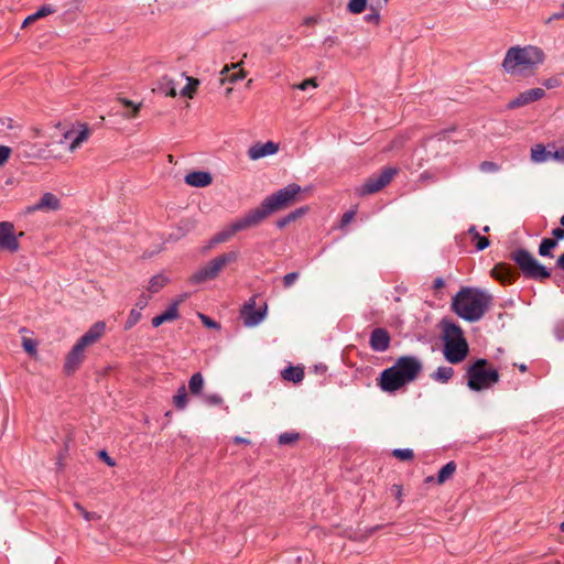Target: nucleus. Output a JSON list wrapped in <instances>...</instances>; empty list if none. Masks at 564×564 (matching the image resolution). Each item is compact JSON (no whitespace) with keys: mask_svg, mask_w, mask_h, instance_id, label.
Listing matches in <instances>:
<instances>
[{"mask_svg":"<svg viewBox=\"0 0 564 564\" xmlns=\"http://www.w3.org/2000/svg\"><path fill=\"white\" fill-rule=\"evenodd\" d=\"M422 369V361L416 356H401L381 372L379 386L384 392H394L414 381Z\"/></svg>","mask_w":564,"mask_h":564,"instance_id":"f257e3e1","label":"nucleus"},{"mask_svg":"<svg viewBox=\"0 0 564 564\" xmlns=\"http://www.w3.org/2000/svg\"><path fill=\"white\" fill-rule=\"evenodd\" d=\"M545 59L542 48L534 45L511 46L508 48L502 67L512 76H525L533 73Z\"/></svg>","mask_w":564,"mask_h":564,"instance_id":"f03ea898","label":"nucleus"},{"mask_svg":"<svg viewBox=\"0 0 564 564\" xmlns=\"http://www.w3.org/2000/svg\"><path fill=\"white\" fill-rule=\"evenodd\" d=\"M490 302L491 297L486 292L465 288L453 297L452 306L454 312L463 319L477 322L485 315Z\"/></svg>","mask_w":564,"mask_h":564,"instance_id":"7ed1b4c3","label":"nucleus"},{"mask_svg":"<svg viewBox=\"0 0 564 564\" xmlns=\"http://www.w3.org/2000/svg\"><path fill=\"white\" fill-rule=\"evenodd\" d=\"M444 356L451 364L463 361L468 354V345L462 328L455 323H443Z\"/></svg>","mask_w":564,"mask_h":564,"instance_id":"20e7f679","label":"nucleus"},{"mask_svg":"<svg viewBox=\"0 0 564 564\" xmlns=\"http://www.w3.org/2000/svg\"><path fill=\"white\" fill-rule=\"evenodd\" d=\"M487 359H478L467 369V386L473 391L489 389L499 381L496 369H487Z\"/></svg>","mask_w":564,"mask_h":564,"instance_id":"39448f33","label":"nucleus"},{"mask_svg":"<svg viewBox=\"0 0 564 564\" xmlns=\"http://www.w3.org/2000/svg\"><path fill=\"white\" fill-rule=\"evenodd\" d=\"M238 257V251H229L214 258L204 267L199 268L192 275L191 281L195 284H199L206 281L214 280L215 278L218 276V274L225 268V265L237 261Z\"/></svg>","mask_w":564,"mask_h":564,"instance_id":"423d86ee","label":"nucleus"},{"mask_svg":"<svg viewBox=\"0 0 564 564\" xmlns=\"http://www.w3.org/2000/svg\"><path fill=\"white\" fill-rule=\"evenodd\" d=\"M302 193V187L295 183H291L285 187L279 189L272 195L265 197L261 205L268 215L285 208L297 200V196Z\"/></svg>","mask_w":564,"mask_h":564,"instance_id":"0eeeda50","label":"nucleus"},{"mask_svg":"<svg viewBox=\"0 0 564 564\" xmlns=\"http://www.w3.org/2000/svg\"><path fill=\"white\" fill-rule=\"evenodd\" d=\"M512 260L522 273L530 279L543 280L551 276L550 270L541 264L528 250L518 249L512 253Z\"/></svg>","mask_w":564,"mask_h":564,"instance_id":"6e6552de","label":"nucleus"},{"mask_svg":"<svg viewBox=\"0 0 564 564\" xmlns=\"http://www.w3.org/2000/svg\"><path fill=\"white\" fill-rule=\"evenodd\" d=\"M398 169L395 167H386L379 175L372 176L366 181L362 186L364 194H373L386 185H388L391 180L397 175Z\"/></svg>","mask_w":564,"mask_h":564,"instance_id":"1a4fd4ad","label":"nucleus"},{"mask_svg":"<svg viewBox=\"0 0 564 564\" xmlns=\"http://www.w3.org/2000/svg\"><path fill=\"white\" fill-rule=\"evenodd\" d=\"M269 215L261 205L260 207L249 210L245 216L232 221L234 229H236L238 232L256 227L261 221H263Z\"/></svg>","mask_w":564,"mask_h":564,"instance_id":"9d476101","label":"nucleus"},{"mask_svg":"<svg viewBox=\"0 0 564 564\" xmlns=\"http://www.w3.org/2000/svg\"><path fill=\"white\" fill-rule=\"evenodd\" d=\"M14 226L10 221H0V251L17 252L19 250Z\"/></svg>","mask_w":564,"mask_h":564,"instance_id":"9b49d317","label":"nucleus"},{"mask_svg":"<svg viewBox=\"0 0 564 564\" xmlns=\"http://www.w3.org/2000/svg\"><path fill=\"white\" fill-rule=\"evenodd\" d=\"M89 134L90 131L87 124H78L64 133L61 143L68 142V150L74 152L88 139Z\"/></svg>","mask_w":564,"mask_h":564,"instance_id":"f8f14e48","label":"nucleus"},{"mask_svg":"<svg viewBox=\"0 0 564 564\" xmlns=\"http://www.w3.org/2000/svg\"><path fill=\"white\" fill-rule=\"evenodd\" d=\"M265 306L263 310H256V296L251 297L241 310L243 324L248 327H254L259 325L265 317Z\"/></svg>","mask_w":564,"mask_h":564,"instance_id":"ddd939ff","label":"nucleus"},{"mask_svg":"<svg viewBox=\"0 0 564 564\" xmlns=\"http://www.w3.org/2000/svg\"><path fill=\"white\" fill-rule=\"evenodd\" d=\"M86 346L80 341H76L70 351L67 354L64 362V371L67 375L74 373L85 359Z\"/></svg>","mask_w":564,"mask_h":564,"instance_id":"4468645a","label":"nucleus"},{"mask_svg":"<svg viewBox=\"0 0 564 564\" xmlns=\"http://www.w3.org/2000/svg\"><path fill=\"white\" fill-rule=\"evenodd\" d=\"M61 208L59 198L53 193H44L40 200L26 207V213L32 214L35 212H54Z\"/></svg>","mask_w":564,"mask_h":564,"instance_id":"2eb2a0df","label":"nucleus"},{"mask_svg":"<svg viewBox=\"0 0 564 564\" xmlns=\"http://www.w3.org/2000/svg\"><path fill=\"white\" fill-rule=\"evenodd\" d=\"M544 96H545V90L542 88L528 89L523 93H520L514 99L510 100L508 104V108L514 109V108L523 107L533 101L542 99Z\"/></svg>","mask_w":564,"mask_h":564,"instance_id":"dca6fc26","label":"nucleus"},{"mask_svg":"<svg viewBox=\"0 0 564 564\" xmlns=\"http://www.w3.org/2000/svg\"><path fill=\"white\" fill-rule=\"evenodd\" d=\"M390 335L384 328H375L370 334V347L373 351L383 352L390 346Z\"/></svg>","mask_w":564,"mask_h":564,"instance_id":"f3484780","label":"nucleus"},{"mask_svg":"<svg viewBox=\"0 0 564 564\" xmlns=\"http://www.w3.org/2000/svg\"><path fill=\"white\" fill-rule=\"evenodd\" d=\"M279 150V145L274 143L273 141H268L264 143L257 142L253 145H251L248 150V156L256 161L259 159H262L268 155L275 154Z\"/></svg>","mask_w":564,"mask_h":564,"instance_id":"a211bd4d","label":"nucleus"},{"mask_svg":"<svg viewBox=\"0 0 564 564\" xmlns=\"http://www.w3.org/2000/svg\"><path fill=\"white\" fill-rule=\"evenodd\" d=\"M106 332V323L102 321L96 322L89 329L80 336L77 340L86 347L96 344Z\"/></svg>","mask_w":564,"mask_h":564,"instance_id":"6ab92c4d","label":"nucleus"},{"mask_svg":"<svg viewBox=\"0 0 564 564\" xmlns=\"http://www.w3.org/2000/svg\"><path fill=\"white\" fill-rule=\"evenodd\" d=\"M212 182L213 177L209 172L195 171L185 175V183L193 187H206Z\"/></svg>","mask_w":564,"mask_h":564,"instance_id":"aec40b11","label":"nucleus"},{"mask_svg":"<svg viewBox=\"0 0 564 564\" xmlns=\"http://www.w3.org/2000/svg\"><path fill=\"white\" fill-rule=\"evenodd\" d=\"M177 317V303H173L165 312L152 318V325L153 327H159L163 323L174 321Z\"/></svg>","mask_w":564,"mask_h":564,"instance_id":"412c9836","label":"nucleus"},{"mask_svg":"<svg viewBox=\"0 0 564 564\" xmlns=\"http://www.w3.org/2000/svg\"><path fill=\"white\" fill-rule=\"evenodd\" d=\"M553 151L542 144H535L531 149V160L535 163H543L552 160Z\"/></svg>","mask_w":564,"mask_h":564,"instance_id":"4be33fe9","label":"nucleus"},{"mask_svg":"<svg viewBox=\"0 0 564 564\" xmlns=\"http://www.w3.org/2000/svg\"><path fill=\"white\" fill-rule=\"evenodd\" d=\"M237 232L236 229H234V225L232 223L227 226L226 228H224L223 230H220L219 232H217L209 241V245L207 247L208 248H212L214 247L215 245H218V243H223V242H226L228 241Z\"/></svg>","mask_w":564,"mask_h":564,"instance_id":"5701e85b","label":"nucleus"},{"mask_svg":"<svg viewBox=\"0 0 564 564\" xmlns=\"http://www.w3.org/2000/svg\"><path fill=\"white\" fill-rule=\"evenodd\" d=\"M56 10L54 7H52L51 4H45V6H42L40 9H37L34 13L28 15L23 23H22V28H25L26 25H29L30 23L36 21L37 19H41V18H44V17H47L52 13H54Z\"/></svg>","mask_w":564,"mask_h":564,"instance_id":"b1692460","label":"nucleus"},{"mask_svg":"<svg viewBox=\"0 0 564 564\" xmlns=\"http://www.w3.org/2000/svg\"><path fill=\"white\" fill-rule=\"evenodd\" d=\"M282 377L286 381L299 383L304 378V370L301 367L289 366L282 371Z\"/></svg>","mask_w":564,"mask_h":564,"instance_id":"393cba45","label":"nucleus"},{"mask_svg":"<svg viewBox=\"0 0 564 564\" xmlns=\"http://www.w3.org/2000/svg\"><path fill=\"white\" fill-rule=\"evenodd\" d=\"M454 375V369L449 366L438 367L432 375L431 378L441 383H447Z\"/></svg>","mask_w":564,"mask_h":564,"instance_id":"a878e982","label":"nucleus"},{"mask_svg":"<svg viewBox=\"0 0 564 564\" xmlns=\"http://www.w3.org/2000/svg\"><path fill=\"white\" fill-rule=\"evenodd\" d=\"M307 212V207H301V208H297L293 212H291L290 214H288L286 216L280 218L278 221H276V226L279 228H283L285 227L286 225H289L290 223L296 220L299 217L305 215Z\"/></svg>","mask_w":564,"mask_h":564,"instance_id":"bb28decb","label":"nucleus"},{"mask_svg":"<svg viewBox=\"0 0 564 564\" xmlns=\"http://www.w3.org/2000/svg\"><path fill=\"white\" fill-rule=\"evenodd\" d=\"M173 403L176 409L178 410H185L188 403V397L186 392L185 386H181L177 389L176 394L173 397Z\"/></svg>","mask_w":564,"mask_h":564,"instance_id":"cd10ccee","label":"nucleus"},{"mask_svg":"<svg viewBox=\"0 0 564 564\" xmlns=\"http://www.w3.org/2000/svg\"><path fill=\"white\" fill-rule=\"evenodd\" d=\"M204 382L203 375L200 372H195L188 381L189 391L193 394H199L204 388Z\"/></svg>","mask_w":564,"mask_h":564,"instance_id":"c85d7f7f","label":"nucleus"},{"mask_svg":"<svg viewBox=\"0 0 564 564\" xmlns=\"http://www.w3.org/2000/svg\"><path fill=\"white\" fill-rule=\"evenodd\" d=\"M456 470V464L454 462H448L445 464L437 474V482L444 484L447 479H449Z\"/></svg>","mask_w":564,"mask_h":564,"instance_id":"c756f323","label":"nucleus"},{"mask_svg":"<svg viewBox=\"0 0 564 564\" xmlns=\"http://www.w3.org/2000/svg\"><path fill=\"white\" fill-rule=\"evenodd\" d=\"M167 283V278L163 274H156L151 278L148 290L151 293H158Z\"/></svg>","mask_w":564,"mask_h":564,"instance_id":"7c9ffc66","label":"nucleus"},{"mask_svg":"<svg viewBox=\"0 0 564 564\" xmlns=\"http://www.w3.org/2000/svg\"><path fill=\"white\" fill-rule=\"evenodd\" d=\"M557 246V241L556 240H553V239H550V238H544L541 243H540V247H539V254L541 257H550L552 258L553 254H552V250Z\"/></svg>","mask_w":564,"mask_h":564,"instance_id":"2f4dec72","label":"nucleus"},{"mask_svg":"<svg viewBox=\"0 0 564 564\" xmlns=\"http://www.w3.org/2000/svg\"><path fill=\"white\" fill-rule=\"evenodd\" d=\"M186 80L187 84L181 89L180 94L184 97L192 98L199 83L197 79L191 77H186Z\"/></svg>","mask_w":564,"mask_h":564,"instance_id":"473e14b6","label":"nucleus"},{"mask_svg":"<svg viewBox=\"0 0 564 564\" xmlns=\"http://www.w3.org/2000/svg\"><path fill=\"white\" fill-rule=\"evenodd\" d=\"M33 148L34 147L28 141H21L18 144L21 155L28 159L40 156V154L33 152Z\"/></svg>","mask_w":564,"mask_h":564,"instance_id":"72a5a7b5","label":"nucleus"},{"mask_svg":"<svg viewBox=\"0 0 564 564\" xmlns=\"http://www.w3.org/2000/svg\"><path fill=\"white\" fill-rule=\"evenodd\" d=\"M141 319V312L137 308H132L124 323V329H131Z\"/></svg>","mask_w":564,"mask_h":564,"instance_id":"f704fd0d","label":"nucleus"},{"mask_svg":"<svg viewBox=\"0 0 564 564\" xmlns=\"http://www.w3.org/2000/svg\"><path fill=\"white\" fill-rule=\"evenodd\" d=\"M392 455L400 460H410L414 456L411 448H395L392 451Z\"/></svg>","mask_w":564,"mask_h":564,"instance_id":"c9c22d12","label":"nucleus"},{"mask_svg":"<svg viewBox=\"0 0 564 564\" xmlns=\"http://www.w3.org/2000/svg\"><path fill=\"white\" fill-rule=\"evenodd\" d=\"M162 89L167 96L175 97L177 95V90L175 87V83L173 79L169 77H163V86Z\"/></svg>","mask_w":564,"mask_h":564,"instance_id":"e433bc0d","label":"nucleus"},{"mask_svg":"<svg viewBox=\"0 0 564 564\" xmlns=\"http://www.w3.org/2000/svg\"><path fill=\"white\" fill-rule=\"evenodd\" d=\"M368 0H350L348 3V10L351 13H361L367 6Z\"/></svg>","mask_w":564,"mask_h":564,"instance_id":"4c0bfd02","label":"nucleus"},{"mask_svg":"<svg viewBox=\"0 0 564 564\" xmlns=\"http://www.w3.org/2000/svg\"><path fill=\"white\" fill-rule=\"evenodd\" d=\"M473 241L476 242L475 247L477 251H481L490 245L489 239L485 236H481L479 232L474 235Z\"/></svg>","mask_w":564,"mask_h":564,"instance_id":"58836bf2","label":"nucleus"},{"mask_svg":"<svg viewBox=\"0 0 564 564\" xmlns=\"http://www.w3.org/2000/svg\"><path fill=\"white\" fill-rule=\"evenodd\" d=\"M299 434L293 432H285L279 435V444L288 445L297 441Z\"/></svg>","mask_w":564,"mask_h":564,"instance_id":"ea45409f","label":"nucleus"},{"mask_svg":"<svg viewBox=\"0 0 564 564\" xmlns=\"http://www.w3.org/2000/svg\"><path fill=\"white\" fill-rule=\"evenodd\" d=\"M74 507L78 510V512L83 516V518L86 521H93V520L99 519V516L96 512H89V511L85 510V508L82 505H79L78 502H76L74 505Z\"/></svg>","mask_w":564,"mask_h":564,"instance_id":"a19ab883","label":"nucleus"},{"mask_svg":"<svg viewBox=\"0 0 564 564\" xmlns=\"http://www.w3.org/2000/svg\"><path fill=\"white\" fill-rule=\"evenodd\" d=\"M22 347L30 355L36 354V343L32 338L24 337L22 339Z\"/></svg>","mask_w":564,"mask_h":564,"instance_id":"79ce46f5","label":"nucleus"},{"mask_svg":"<svg viewBox=\"0 0 564 564\" xmlns=\"http://www.w3.org/2000/svg\"><path fill=\"white\" fill-rule=\"evenodd\" d=\"M316 87H317V83L315 82L314 78L305 79L302 83L294 86V88L300 89V90H306L308 88H316Z\"/></svg>","mask_w":564,"mask_h":564,"instance_id":"37998d69","label":"nucleus"},{"mask_svg":"<svg viewBox=\"0 0 564 564\" xmlns=\"http://www.w3.org/2000/svg\"><path fill=\"white\" fill-rule=\"evenodd\" d=\"M299 279L297 272H290L284 275L283 278V284L285 288H290L293 285V283Z\"/></svg>","mask_w":564,"mask_h":564,"instance_id":"c03bdc74","label":"nucleus"},{"mask_svg":"<svg viewBox=\"0 0 564 564\" xmlns=\"http://www.w3.org/2000/svg\"><path fill=\"white\" fill-rule=\"evenodd\" d=\"M204 401L210 405H218L223 402V399L219 394H207L204 397Z\"/></svg>","mask_w":564,"mask_h":564,"instance_id":"a18cd8bd","label":"nucleus"},{"mask_svg":"<svg viewBox=\"0 0 564 564\" xmlns=\"http://www.w3.org/2000/svg\"><path fill=\"white\" fill-rule=\"evenodd\" d=\"M11 149L7 145H0V166L10 158Z\"/></svg>","mask_w":564,"mask_h":564,"instance_id":"49530a36","label":"nucleus"},{"mask_svg":"<svg viewBox=\"0 0 564 564\" xmlns=\"http://www.w3.org/2000/svg\"><path fill=\"white\" fill-rule=\"evenodd\" d=\"M148 303H149V296H148V295H145V294H141V295L139 296V299H138L137 303H135V308H137L138 311H140V312H141L142 310H144V308H145V306L148 305Z\"/></svg>","mask_w":564,"mask_h":564,"instance_id":"de8ad7c7","label":"nucleus"},{"mask_svg":"<svg viewBox=\"0 0 564 564\" xmlns=\"http://www.w3.org/2000/svg\"><path fill=\"white\" fill-rule=\"evenodd\" d=\"M480 170L482 172H495V171H497V165L492 162L486 161L480 164Z\"/></svg>","mask_w":564,"mask_h":564,"instance_id":"09e8293b","label":"nucleus"},{"mask_svg":"<svg viewBox=\"0 0 564 564\" xmlns=\"http://www.w3.org/2000/svg\"><path fill=\"white\" fill-rule=\"evenodd\" d=\"M552 160L564 163V149L554 150L552 153Z\"/></svg>","mask_w":564,"mask_h":564,"instance_id":"8fccbe9b","label":"nucleus"},{"mask_svg":"<svg viewBox=\"0 0 564 564\" xmlns=\"http://www.w3.org/2000/svg\"><path fill=\"white\" fill-rule=\"evenodd\" d=\"M355 213L352 210L346 212L341 218V226L348 225L354 219Z\"/></svg>","mask_w":564,"mask_h":564,"instance_id":"3c124183","label":"nucleus"},{"mask_svg":"<svg viewBox=\"0 0 564 564\" xmlns=\"http://www.w3.org/2000/svg\"><path fill=\"white\" fill-rule=\"evenodd\" d=\"M552 235L555 237L554 240H556V241L564 239V228H558V227L554 228L552 230Z\"/></svg>","mask_w":564,"mask_h":564,"instance_id":"603ef678","label":"nucleus"},{"mask_svg":"<svg viewBox=\"0 0 564 564\" xmlns=\"http://www.w3.org/2000/svg\"><path fill=\"white\" fill-rule=\"evenodd\" d=\"M200 318L203 321V323L209 327V328H216L218 327L217 323L212 321L209 317L205 316V315H200Z\"/></svg>","mask_w":564,"mask_h":564,"instance_id":"864d4df0","label":"nucleus"},{"mask_svg":"<svg viewBox=\"0 0 564 564\" xmlns=\"http://www.w3.org/2000/svg\"><path fill=\"white\" fill-rule=\"evenodd\" d=\"M543 85L547 88V89H551V88H554V87H557L558 86V80L556 78H549V79H545Z\"/></svg>","mask_w":564,"mask_h":564,"instance_id":"5fc2aeb1","label":"nucleus"},{"mask_svg":"<svg viewBox=\"0 0 564 564\" xmlns=\"http://www.w3.org/2000/svg\"><path fill=\"white\" fill-rule=\"evenodd\" d=\"M560 19H564V3L562 4V8H561V10L558 12L553 13L549 18V22L552 21V20H560Z\"/></svg>","mask_w":564,"mask_h":564,"instance_id":"6e6d98bb","label":"nucleus"},{"mask_svg":"<svg viewBox=\"0 0 564 564\" xmlns=\"http://www.w3.org/2000/svg\"><path fill=\"white\" fill-rule=\"evenodd\" d=\"M124 105L127 107H130L132 109L131 111V117L135 116L137 112L139 111V105H134L132 101H129V100H123Z\"/></svg>","mask_w":564,"mask_h":564,"instance_id":"4d7b16f0","label":"nucleus"},{"mask_svg":"<svg viewBox=\"0 0 564 564\" xmlns=\"http://www.w3.org/2000/svg\"><path fill=\"white\" fill-rule=\"evenodd\" d=\"M100 457L104 458L108 466H115V460L111 457H109L105 451L100 452Z\"/></svg>","mask_w":564,"mask_h":564,"instance_id":"13d9d810","label":"nucleus"},{"mask_svg":"<svg viewBox=\"0 0 564 564\" xmlns=\"http://www.w3.org/2000/svg\"><path fill=\"white\" fill-rule=\"evenodd\" d=\"M556 267L564 271V252L557 258Z\"/></svg>","mask_w":564,"mask_h":564,"instance_id":"bf43d9fd","label":"nucleus"},{"mask_svg":"<svg viewBox=\"0 0 564 564\" xmlns=\"http://www.w3.org/2000/svg\"><path fill=\"white\" fill-rule=\"evenodd\" d=\"M234 442H235L236 444H249V443H250V441H249V440H247V438H245V437H241V436H235V437H234Z\"/></svg>","mask_w":564,"mask_h":564,"instance_id":"052dcab7","label":"nucleus"},{"mask_svg":"<svg viewBox=\"0 0 564 564\" xmlns=\"http://www.w3.org/2000/svg\"><path fill=\"white\" fill-rule=\"evenodd\" d=\"M444 286V280L442 278H437L434 280V288L440 289Z\"/></svg>","mask_w":564,"mask_h":564,"instance_id":"680f3d73","label":"nucleus"},{"mask_svg":"<svg viewBox=\"0 0 564 564\" xmlns=\"http://www.w3.org/2000/svg\"><path fill=\"white\" fill-rule=\"evenodd\" d=\"M393 489L395 490L397 498H398V499H400V498H401V494H402L401 486H399V485H394V486H393Z\"/></svg>","mask_w":564,"mask_h":564,"instance_id":"e2e57ef3","label":"nucleus"},{"mask_svg":"<svg viewBox=\"0 0 564 564\" xmlns=\"http://www.w3.org/2000/svg\"><path fill=\"white\" fill-rule=\"evenodd\" d=\"M367 20L368 21H376V22H378L379 21V15L378 14L368 15Z\"/></svg>","mask_w":564,"mask_h":564,"instance_id":"0e129e2a","label":"nucleus"},{"mask_svg":"<svg viewBox=\"0 0 564 564\" xmlns=\"http://www.w3.org/2000/svg\"><path fill=\"white\" fill-rule=\"evenodd\" d=\"M478 232L476 227L475 226H471L469 229H468V234L471 236V239L474 238V235Z\"/></svg>","mask_w":564,"mask_h":564,"instance_id":"69168bd1","label":"nucleus"},{"mask_svg":"<svg viewBox=\"0 0 564 564\" xmlns=\"http://www.w3.org/2000/svg\"><path fill=\"white\" fill-rule=\"evenodd\" d=\"M243 77H245V74H243V73H241V74H239V75H234V76H232V82L239 80V79H241V78H243Z\"/></svg>","mask_w":564,"mask_h":564,"instance_id":"338daca9","label":"nucleus"},{"mask_svg":"<svg viewBox=\"0 0 564 564\" xmlns=\"http://www.w3.org/2000/svg\"><path fill=\"white\" fill-rule=\"evenodd\" d=\"M519 370L522 372L527 371V366L524 364L519 365Z\"/></svg>","mask_w":564,"mask_h":564,"instance_id":"774afa93","label":"nucleus"}]
</instances>
